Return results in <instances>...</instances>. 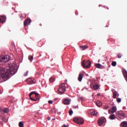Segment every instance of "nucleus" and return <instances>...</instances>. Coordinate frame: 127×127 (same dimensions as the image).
<instances>
[{"label": "nucleus", "mask_w": 127, "mask_h": 127, "mask_svg": "<svg viewBox=\"0 0 127 127\" xmlns=\"http://www.w3.org/2000/svg\"><path fill=\"white\" fill-rule=\"evenodd\" d=\"M7 67H9V69H6L2 67H0V82L7 81L11 76L16 73L13 65H11V64H8Z\"/></svg>", "instance_id": "1"}, {"label": "nucleus", "mask_w": 127, "mask_h": 127, "mask_svg": "<svg viewBox=\"0 0 127 127\" xmlns=\"http://www.w3.org/2000/svg\"><path fill=\"white\" fill-rule=\"evenodd\" d=\"M30 99L32 101H37L39 100L40 98V95L39 93H36L35 91L31 92L29 95Z\"/></svg>", "instance_id": "2"}, {"label": "nucleus", "mask_w": 127, "mask_h": 127, "mask_svg": "<svg viewBox=\"0 0 127 127\" xmlns=\"http://www.w3.org/2000/svg\"><path fill=\"white\" fill-rule=\"evenodd\" d=\"M58 91L59 94H63V93H64V92H65L66 87H65V84L64 83H63L62 84H60V85H59Z\"/></svg>", "instance_id": "3"}, {"label": "nucleus", "mask_w": 127, "mask_h": 127, "mask_svg": "<svg viewBox=\"0 0 127 127\" xmlns=\"http://www.w3.org/2000/svg\"><path fill=\"white\" fill-rule=\"evenodd\" d=\"M10 60V56L8 55L1 56L0 57V63H6Z\"/></svg>", "instance_id": "4"}, {"label": "nucleus", "mask_w": 127, "mask_h": 127, "mask_svg": "<svg viewBox=\"0 0 127 127\" xmlns=\"http://www.w3.org/2000/svg\"><path fill=\"white\" fill-rule=\"evenodd\" d=\"M91 64L92 62L90 61V60H87V61L84 60L82 62V65L84 68H90Z\"/></svg>", "instance_id": "5"}, {"label": "nucleus", "mask_w": 127, "mask_h": 127, "mask_svg": "<svg viewBox=\"0 0 127 127\" xmlns=\"http://www.w3.org/2000/svg\"><path fill=\"white\" fill-rule=\"evenodd\" d=\"M73 121L77 124H83L84 123V119L81 117H75L73 118Z\"/></svg>", "instance_id": "6"}, {"label": "nucleus", "mask_w": 127, "mask_h": 127, "mask_svg": "<svg viewBox=\"0 0 127 127\" xmlns=\"http://www.w3.org/2000/svg\"><path fill=\"white\" fill-rule=\"evenodd\" d=\"M8 112H9L8 108H0V113H1V114H7Z\"/></svg>", "instance_id": "7"}, {"label": "nucleus", "mask_w": 127, "mask_h": 127, "mask_svg": "<svg viewBox=\"0 0 127 127\" xmlns=\"http://www.w3.org/2000/svg\"><path fill=\"white\" fill-rule=\"evenodd\" d=\"M6 21V16L5 15H2L0 17V23H4Z\"/></svg>", "instance_id": "8"}, {"label": "nucleus", "mask_w": 127, "mask_h": 127, "mask_svg": "<svg viewBox=\"0 0 127 127\" xmlns=\"http://www.w3.org/2000/svg\"><path fill=\"white\" fill-rule=\"evenodd\" d=\"M26 81L28 84H34L35 83V80H33L32 78H28V79L26 80Z\"/></svg>", "instance_id": "9"}, {"label": "nucleus", "mask_w": 127, "mask_h": 127, "mask_svg": "<svg viewBox=\"0 0 127 127\" xmlns=\"http://www.w3.org/2000/svg\"><path fill=\"white\" fill-rule=\"evenodd\" d=\"M30 23H31V19H29V18H28L27 19H26V20H25L24 21V25L28 26Z\"/></svg>", "instance_id": "10"}, {"label": "nucleus", "mask_w": 127, "mask_h": 127, "mask_svg": "<svg viewBox=\"0 0 127 127\" xmlns=\"http://www.w3.org/2000/svg\"><path fill=\"white\" fill-rule=\"evenodd\" d=\"M117 109L116 106H113L111 110H109L108 112L111 114V113H115V112H116Z\"/></svg>", "instance_id": "11"}, {"label": "nucleus", "mask_w": 127, "mask_h": 127, "mask_svg": "<svg viewBox=\"0 0 127 127\" xmlns=\"http://www.w3.org/2000/svg\"><path fill=\"white\" fill-rule=\"evenodd\" d=\"M105 118H100V119H99V120L98 121V125L99 126H101L105 122Z\"/></svg>", "instance_id": "12"}, {"label": "nucleus", "mask_w": 127, "mask_h": 127, "mask_svg": "<svg viewBox=\"0 0 127 127\" xmlns=\"http://www.w3.org/2000/svg\"><path fill=\"white\" fill-rule=\"evenodd\" d=\"M70 102L71 100L69 99V98H65V99L64 100V103L66 105H68L69 104H70Z\"/></svg>", "instance_id": "13"}, {"label": "nucleus", "mask_w": 127, "mask_h": 127, "mask_svg": "<svg viewBox=\"0 0 127 127\" xmlns=\"http://www.w3.org/2000/svg\"><path fill=\"white\" fill-rule=\"evenodd\" d=\"M84 77V74L82 73H79L78 77V80L79 82H81Z\"/></svg>", "instance_id": "14"}, {"label": "nucleus", "mask_w": 127, "mask_h": 127, "mask_svg": "<svg viewBox=\"0 0 127 127\" xmlns=\"http://www.w3.org/2000/svg\"><path fill=\"white\" fill-rule=\"evenodd\" d=\"M121 127H127V121H123L120 124Z\"/></svg>", "instance_id": "15"}, {"label": "nucleus", "mask_w": 127, "mask_h": 127, "mask_svg": "<svg viewBox=\"0 0 127 127\" xmlns=\"http://www.w3.org/2000/svg\"><path fill=\"white\" fill-rule=\"evenodd\" d=\"M95 66L97 67V68H103L104 67V66H103V65H101V64H98L97 63L95 64Z\"/></svg>", "instance_id": "16"}, {"label": "nucleus", "mask_w": 127, "mask_h": 127, "mask_svg": "<svg viewBox=\"0 0 127 127\" xmlns=\"http://www.w3.org/2000/svg\"><path fill=\"white\" fill-rule=\"evenodd\" d=\"M123 73L125 78L126 79V81H127V71L126 70H124V71H123Z\"/></svg>", "instance_id": "17"}, {"label": "nucleus", "mask_w": 127, "mask_h": 127, "mask_svg": "<svg viewBox=\"0 0 127 127\" xmlns=\"http://www.w3.org/2000/svg\"><path fill=\"white\" fill-rule=\"evenodd\" d=\"M42 72L41 71H40V70H37V71H36V77H39V76H40V75H41Z\"/></svg>", "instance_id": "18"}, {"label": "nucleus", "mask_w": 127, "mask_h": 127, "mask_svg": "<svg viewBox=\"0 0 127 127\" xmlns=\"http://www.w3.org/2000/svg\"><path fill=\"white\" fill-rule=\"evenodd\" d=\"M100 88V86H99L98 84H95V85H93V88L95 90H97V89H99Z\"/></svg>", "instance_id": "19"}, {"label": "nucleus", "mask_w": 127, "mask_h": 127, "mask_svg": "<svg viewBox=\"0 0 127 127\" xmlns=\"http://www.w3.org/2000/svg\"><path fill=\"white\" fill-rule=\"evenodd\" d=\"M96 105L97 106H102V102H101V101H98L96 102Z\"/></svg>", "instance_id": "20"}, {"label": "nucleus", "mask_w": 127, "mask_h": 127, "mask_svg": "<svg viewBox=\"0 0 127 127\" xmlns=\"http://www.w3.org/2000/svg\"><path fill=\"white\" fill-rule=\"evenodd\" d=\"M80 48L81 50H84L85 49H87L88 48L87 45H84V46H80Z\"/></svg>", "instance_id": "21"}, {"label": "nucleus", "mask_w": 127, "mask_h": 127, "mask_svg": "<svg viewBox=\"0 0 127 127\" xmlns=\"http://www.w3.org/2000/svg\"><path fill=\"white\" fill-rule=\"evenodd\" d=\"M91 115H93V116H96L97 114V112L94 110L92 112H91Z\"/></svg>", "instance_id": "22"}, {"label": "nucleus", "mask_w": 127, "mask_h": 127, "mask_svg": "<svg viewBox=\"0 0 127 127\" xmlns=\"http://www.w3.org/2000/svg\"><path fill=\"white\" fill-rule=\"evenodd\" d=\"M110 119L111 120H114L115 118V114H112L110 116Z\"/></svg>", "instance_id": "23"}, {"label": "nucleus", "mask_w": 127, "mask_h": 127, "mask_svg": "<svg viewBox=\"0 0 127 127\" xmlns=\"http://www.w3.org/2000/svg\"><path fill=\"white\" fill-rule=\"evenodd\" d=\"M117 91H115L113 92V98L116 99L117 98Z\"/></svg>", "instance_id": "24"}, {"label": "nucleus", "mask_w": 127, "mask_h": 127, "mask_svg": "<svg viewBox=\"0 0 127 127\" xmlns=\"http://www.w3.org/2000/svg\"><path fill=\"white\" fill-rule=\"evenodd\" d=\"M19 127H24L23 122H22V121H20V122L19 123Z\"/></svg>", "instance_id": "25"}, {"label": "nucleus", "mask_w": 127, "mask_h": 127, "mask_svg": "<svg viewBox=\"0 0 127 127\" xmlns=\"http://www.w3.org/2000/svg\"><path fill=\"white\" fill-rule=\"evenodd\" d=\"M28 59L29 60H30V61H32L33 59V56H32L31 55H30L28 57Z\"/></svg>", "instance_id": "26"}, {"label": "nucleus", "mask_w": 127, "mask_h": 127, "mask_svg": "<svg viewBox=\"0 0 127 127\" xmlns=\"http://www.w3.org/2000/svg\"><path fill=\"white\" fill-rule=\"evenodd\" d=\"M117 65V62L116 61H113L112 62V66H116Z\"/></svg>", "instance_id": "27"}, {"label": "nucleus", "mask_w": 127, "mask_h": 127, "mask_svg": "<svg viewBox=\"0 0 127 127\" xmlns=\"http://www.w3.org/2000/svg\"><path fill=\"white\" fill-rule=\"evenodd\" d=\"M55 79L54 78L51 77L50 78L49 81L51 83H53L55 81Z\"/></svg>", "instance_id": "28"}, {"label": "nucleus", "mask_w": 127, "mask_h": 127, "mask_svg": "<svg viewBox=\"0 0 127 127\" xmlns=\"http://www.w3.org/2000/svg\"><path fill=\"white\" fill-rule=\"evenodd\" d=\"M122 57V53H118V54L117 55V57H118V58H121Z\"/></svg>", "instance_id": "29"}, {"label": "nucleus", "mask_w": 127, "mask_h": 127, "mask_svg": "<svg viewBox=\"0 0 127 127\" xmlns=\"http://www.w3.org/2000/svg\"><path fill=\"white\" fill-rule=\"evenodd\" d=\"M2 120L4 123H6L7 122V120H6V119H5V117H2Z\"/></svg>", "instance_id": "30"}, {"label": "nucleus", "mask_w": 127, "mask_h": 127, "mask_svg": "<svg viewBox=\"0 0 127 127\" xmlns=\"http://www.w3.org/2000/svg\"><path fill=\"white\" fill-rule=\"evenodd\" d=\"M117 102H118V103H120L122 101L121 98H117Z\"/></svg>", "instance_id": "31"}, {"label": "nucleus", "mask_w": 127, "mask_h": 127, "mask_svg": "<svg viewBox=\"0 0 127 127\" xmlns=\"http://www.w3.org/2000/svg\"><path fill=\"white\" fill-rule=\"evenodd\" d=\"M68 114L70 116L72 115V114H73V111L72 110H69V111H68Z\"/></svg>", "instance_id": "32"}, {"label": "nucleus", "mask_w": 127, "mask_h": 127, "mask_svg": "<svg viewBox=\"0 0 127 127\" xmlns=\"http://www.w3.org/2000/svg\"><path fill=\"white\" fill-rule=\"evenodd\" d=\"M48 103H49L50 104H53V101L52 100H49Z\"/></svg>", "instance_id": "33"}, {"label": "nucleus", "mask_w": 127, "mask_h": 127, "mask_svg": "<svg viewBox=\"0 0 127 127\" xmlns=\"http://www.w3.org/2000/svg\"><path fill=\"white\" fill-rule=\"evenodd\" d=\"M28 74V71H26L25 73H24V76H27Z\"/></svg>", "instance_id": "34"}, {"label": "nucleus", "mask_w": 127, "mask_h": 127, "mask_svg": "<svg viewBox=\"0 0 127 127\" xmlns=\"http://www.w3.org/2000/svg\"><path fill=\"white\" fill-rule=\"evenodd\" d=\"M109 109V106H105V107L104 109H105L106 110H107V109Z\"/></svg>", "instance_id": "35"}, {"label": "nucleus", "mask_w": 127, "mask_h": 127, "mask_svg": "<svg viewBox=\"0 0 127 127\" xmlns=\"http://www.w3.org/2000/svg\"><path fill=\"white\" fill-rule=\"evenodd\" d=\"M67 125H66L65 124H64V125H63L62 127H67Z\"/></svg>", "instance_id": "36"}, {"label": "nucleus", "mask_w": 127, "mask_h": 127, "mask_svg": "<svg viewBox=\"0 0 127 127\" xmlns=\"http://www.w3.org/2000/svg\"><path fill=\"white\" fill-rule=\"evenodd\" d=\"M47 119H48V120H50L51 117L50 116H49L48 117H47Z\"/></svg>", "instance_id": "37"}, {"label": "nucleus", "mask_w": 127, "mask_h": 127, "mask_svg": "<svg viewBox=\"0 0 127 127\" xmlns=\"http://www.w3.org/2000/svg\"><path fill=\"white\" fill-rule=\"evenodd\" d=\"M100 93H98L97 96H100Z\"/></svg>", "instance_id": "38"}, {"label": "nucleus", "mask_w": 127, "mask_h": 127, "mask_svg": "<svg viewBox=\"0 0 127 127\" xmlns=\"http://www.w3.org/2000/svg\"><path fill=\"white\" fill-rule=\"evenodd\" d=\"M3 4H4V0H3Z\"/></svg>", "instance_id": "39"}, {"label": "nucleus", "mask_w": 127, "mask_h": 127, "mask_svg": "<svg viewBox=\"0 0 127 127\" xmlns=\"http://www.w3.org/2000/svg\"><path fill=\"white\" fill-rule=\"evenodd\" d=\"M58 98H55V100H58Z\"/></svg>", "instance_id": "40"}, {"label": "nucleus", "mask_w": 127, "mask_h": 127, "mask_svg": "<svg viewBox=\"0 0 127 127\" xmlns=\"http://www.w3.org/2000/svg\"><path fill=\"white\" fill-rule=\"evenodd\" d=\"M123 109H126V107H123Z\"/></svg>", "instance_id": "41"}, {"label": "nucleus", "mask_w": 127, "mask_h": 127, "mask_svg": "<svg viewBox=\"0 0 127 127\" xmlns=\"http://www.w3.org/2000/svg\"><path fill=\"white\" fill-rule=\"evenodd\" d=\"M12 45H14V46H15V45L13 44H12Z\"/></svg>", "instance_id": "42"}, {"label": "nucleus", "mask_w": 127, "mask_h": 127, "mask_svg": "<svg viewBox=\"0 0 127 127\" xmlns=\"http://www.w3.org/2000/svg\"><path fill=\"white\" fill-rule=\"evenodd\" d=\"M20 17H22V16L21 15V16H20Z\"/></svg>", "instance_id": "43"}, {"label": "nucleus", "mask_w": 127, "mask_h": 127, "mask_svg": "<svg viewBox=\"0 0 127 127\" xmlns=\"http://www.w3.org/2000/svg\"><path fill=\"white\" fill-rule=\"evenodd\" d=\"M125 62H127V61H126Z\"/></svg>", "instance_id": "44"}]
</instances>
